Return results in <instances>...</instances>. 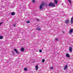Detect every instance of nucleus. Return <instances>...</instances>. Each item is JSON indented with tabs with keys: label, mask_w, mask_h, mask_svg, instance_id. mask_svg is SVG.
I'll use <instances>...</instances> for the list:
<instances>
[{
	"label": "nucleus",
	"mask_w": 73,
	"mask_h": 73,
	"mask_svg": "<svg viewBox=\"0 0 73 73\" xmlns=\"http://www.w3.org/2000/svg\"><path fill=\"white\" fill-rule=\"evenodd\" d=\"M50 69H53V67H52L51 68H50Z\"/></svg>",
	"instance_id": "nucleus-23"
},
{
	"label": "nucleus",
	"mask_w": 73,
	"mask_h": 73,
	"mask_svg": "<svg viewBox=\"0 0 73 73\" xmlns=\"http://www.w3.org/2000/svg\"><path fill=\"white\" fill-rule=\"evenodd\" d=\"M11 15H15V12H13L11 13Z\"/></svg>",
	"instance_id": "nucleus-14"
},
{
	"label": "nucleus",
	"mask_w": 73,
	"mask_h": 73,
	"mask_svg": "<svg viewBox=\"0 0 73 73\" xmlns=\"http://www.w3.org/2000/svg\"><path fill=\"white\" fill-rule=\"evenodd\" d=\"M67 68H68V65H66V66H64V70H65V69H67Z\"/></svg>",
	"instance_id": "nucleus-8"
},
{
	"label": "nucleus",
	"mask_w": 73,
	"mask_h": 73,
	"mask_svg": "<svg viewBox=\"0 0 73 73\" xmlns=\"http://www.w3.org/2000/svg\"><path fill=\"white\" fill-rule=\"evenodd\" d=\"M65 23L66 24H69V21L68 20H66L65 21Z\"/></svg>",
	"instance_id": "nucleus-3"
},
{
	"label": "nucleus",
	"mask_w": 73,
	"mask_h": 73,
	"mask_svg": "<svg viewBox=\"0 0 73 73\" xmlns=\"http://www.w3.org/2000/svg\"><path fill=\"white\" fill-rule=\"evenodd\" d=\"M12 53H13V54L14 53V51Z\"/></svg>",
	"instance_id": "nucleus-27"
},
{
	"label": "nucleus",
	"mask_w": 73,
	"mask_h": 73,
	"mask_svg": "<svg viewBox=\"0 0 73 73\" xmlns=\"http://www.w3.org/2000/svg\"><path fill=\"white\" fill-rule=\"evenodd\" d=\"M66 56L67 57H68V58H70V56L69 54H66Z\"/></svg>",
	"instance_id": "nucleus-9"
},
{
	"label": "nucleus",
	"mask_w": 73,
	"mask_h": 73,
	"mask_svg": "<svg viewBox=\"0 0 73 73\" xmlns=\"http://www.w3.org/2000/svg\"><path fill=\"white\" fill-rule=\"evenodd\" d=\"M39 51L40 53L42 52V50H39Z\"/></svg>",
	"instance_id": "nucleus-21"
},
{
	"label": "nucleus",
	"mask_w": 73,
	"mask_h": 73,
	"mask_svg": "<svg viewBox=\"0 0 73 73\" xmlns=\"http://www.w3.org/2000/svg\"><path fill=\"white\" fill-rule=\"evenodd\" d=\"M40 28L39 27H37L36 28V30H37V31H40Z\"/></svg>",
	"instance_id": "nucleus-13"
},
{
	"label": "nucleus",
	"mask_w": 73,
	"mask_h": 73,
	"mask_svg": "<svg viewBox=\"0 0 73 73\" xmlns=\"http://www.w3.org/2000/svg\"><path fill=\"white\" fill-rule=\"evenodd\" d=\"M2 23H3V22H1V23H0V25H1L2 24Z\"/></svg>",
	"instance_id": "nucleus-25"
},
{
	"label": "nucleus",
	"mask_w": 73,
	"mask_h": 73,
	"mask_svg": "<svg viewBox=\"0 0 73 73\" xmlns=\"http://www.w3.org/2000/svg\"><path fill=\"white\" fill-rule=\"evenodd\" d=\"M25 50V49L23 48H21V52H23V51H24Z\"/></svg>",
	"instance_id": "nucleus-12"
},
{
	"label": "nucleus",
	"mask_w": 73,
	"mask_h": 73,
	"mask_svg": "<svg viewBox=\"0 0 73 73\" xmlns=\"http://www.w3.org/2000/svg\"><path fill=\"white\" fill-rule=\"evenodd\" d=\"M14 50L15 52L17 54H19V51H18L16 49V48H15L14 49Z\"/></svg>",
	"instance_id": "nucleus-4"
},
{
	"label": "nucleus",
	"mask_w": 73,
	"mask_h": 73,
	"mask_svg": "<svg viewBox=\"0 0 73 73\" xmlns=\"http://www.w3.org/2000/svg\"><path fill=\"white\" fill-rule=\"evenodd\" d=\"M24 70L25 71H27V68L25 67L24 68Z\"/></svg>",
	"instance_id": "nucleus-15"
},
{
	"label": "nucleus",
	"mask_w": 73,
	"mask_h": 73,
	"mask_svg": "<svg viewBox=\"0 0 73 73\" xmlns=\"http://www.w3.org/2000/svg\"><path fill=\"white\" fill-rule=\"evenodd\" d=\"M71 24H73V17L71 19Z\"/></svg>",
	"instance_id": "nucleus-5"
},
{
	"label": "nucleus",
	"mask_w": 73,
	"mask_h": 73,
	"mask_svg": "<svg viewBox=\"0 0 73 73\" xmlns=\"http://www.w3.org/2000/svg\"><path fill=\"white\" fill-rule=\"evenodd\" d=\"M26 23H29V21H27L26 22Z\"/></svg>",
	"instance_id": "nucleus-20"
},
{
	"label": "nucleus",
	"mask_w": 73,
	"mask_h": 73,
	"mask_svg": "<svg viewBox=\"0 0 73 73\" xmlns=\"http://www.w3.org/2000/svg\"><path fill=\"white\" fill-rule=\"evenodd\" d=\"M33 3H35V0H33Z\"/></svg>",
	"instance_id": "nucleus-24"
},
{
	"label": "nucleus",
	"mask_w": 73,
	"mask_h": 73,
	"mask_svg": "<svg viewBox=\"0 0 73 73\" xmlns=\"http://www.w3.org/2000/svg\"><path fill=\"white\" fill-rule=\"evenodd\" d=\"M73 29H72L71 30H70V33H72L73 32Z\"/></svg>",
	"instance_id": "nucleus-11"
},
{
	"label": "nucleus",
	"mask_w": 73,
	"mask_h": 73,
	"mask_svg": "<svg viewBox=\"0 0 73 73\" xmlns=\"http://www.w3.org/2000/svg\"><path fill=\"white\" fill-rule=\"evenodd\" d=\"M44 3H42L41 4V5L40 6V10H42V7H44Z\"/></svg>",
	"instance_id": "nucleus-1"
},
{
	"label": "nucleus",
	"mask_w": 73,
	"mask_h": 73,
	"mask_svg": "<svg viewBox=\"0 0 73 73\" xmlns=\"http://www.w3.org/2000/svg\"><path fill=\"white\" fill-rule=\"evenodd\" d=\"M54 3L55 4H57V3H58V1H57V0H55Z\"/></svg>",
	"instance_id": "nucleus-7"
},
{
	"label": "nucleus",
	"mask_w": 73,
	"mask_h": 73,
	"mask_svg": "<svg viewBox=\"0 0 73 73\" xmlns=\"http://www.w3.org/2000/svg\"><path fill=\"white\" fill-rule=\"evenodd\" d=\"M13 26H14V27H15V26H16V24H14L13 25Z\"/></svg>",
	"instance_id": "nucleus-26"
},
{
	"label": "nucleus",
	"mask_w": 73,
	"mask_h": 73,
	"mask_svg": "<svg viewBox=\"0 0 73 73\" xmlns=\"http://www.w3.org/2000/svg\"><path fill=\"white\" fill-rule=\"evenodd\" d=\"M55 41H57L58 40V38H56L55 39H54Z\"/></svg>",
	"instance_id": "nucleus-17"
},
{
	"label": "nucleus",
	"mask_w": 73,
	"mask_h": 73,
	"mask_svg": "<svg viewBox=\"0 0 73 73\" xmlns=\"http://www.w3.org/2000/svg\"><path fill=\"white\" fill-rule=\"evenodd\" d=\"M72 47H70L69 50L70 52H72Z\"/></svg>",
	"instance_id": "nucleus-6"
},
{
	"label": "nucleus",
	"mask_w": 73,
	"mask_h": 73,
	"mask_svg": "<svg viewBox=\"0 0 73 73\" xmlns=\"http://www.w3.org/2000/svg\"><path fill=\"white\" fill-rule=\"evenodd\" d=\"M49 6H50V7H54L55 6V5H54V4H53V3H50L49 4Z\"/></svg>",
	"instance_id": "nucleus-2"
},
{
	"label": "nucleus",
	"mask_w": 73,
	"mask_h": 73,
	"mask_svg": "<svg viewBox=\"0 0 73 73\" xmlns=\"http://www.w3.org/2000/svg\"><path fill=\"white\" fill-rule=\"evenodd\" d=\"M68 1H69V3H70V4H71V1H70V0H68Z\"/></svg>",
	"instance_id": "nucleus-19"
},
{
	"label": "nucleus",
	"mask_w": 73,
	"mask_h": 73,
	"mask_svg": "<svg viewBox=\"0 0 73 73\" xmlns=\"http://www.w3.org/2000/svg\"><path fill=\"white\" fill-rule=\"evenodd\" d=\"M42 62H45V59H43L42 60Z\"/></svg>",
	"instance_id": "nucleus-18"
},
{
	"label": "nucleus",
	"mask_w": 73,
	"mask_h": 73,
	"mask_svg": "<svg viewBox=\"0 0 73 73\" xmlns=\"http://www.w3.org/2000/svg\"><path fill=\"white\" fill-rule=\"evenodd\" d=\"M3 38V36H0V39H2Z\"/></svg>",
	"instance_id": "nucleus-16"
},
{
	"label": "nucleus",
	"mask_w": 73,
	"mask_h": 73,
	"mask_svg": "<svg viewBox=\"0 0 73 73\" xmlns=\"http://www.w3.org/2000/svg\"><path fill=\"white\" fill-rule=\"evenodd\" d=\"M36 20L38 21H40V20H39V19H36Z\"/></svg>",
	"instance_id": "nucleus-22"
},
{
	"label": "nucleus",
	"mask_w": 73,
	"mask_h": 73,
	"mask_svg": "<svg viewBox=\"0 0 73 73\" xmlns=\"http://www.w3.org/2000/svg\"><path fill=\"white\" fill-rule=\"evenodd\" d=\"M38 65H36V66H35V68H36V70H38Z\"/></svg>",
	"instance_id": "nucleus-10"
}]
</instances>
